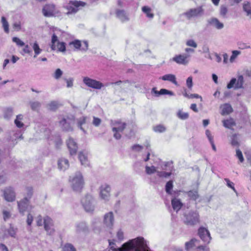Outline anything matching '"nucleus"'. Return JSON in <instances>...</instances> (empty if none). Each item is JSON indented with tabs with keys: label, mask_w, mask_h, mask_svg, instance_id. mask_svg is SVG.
Segmentation results:
<instances>
[{
	"label": "nucleus",
	"mask_w": 251,
	"mask_h": 251,
	"mask_svg": "<svg viewBox=\"0 0 251 251\" xmlns=\"http://www.w3.org/2000/svg\"><path fill=\"white\" fill-rule=\"evenodd\" d=\"M198 233L202 241L207 243H209L211 237L210 236V233L207 229L201 227L199 229Z\"/></svg>",
	"instance_id": "18"
},
{
	"label": "nucleus",
	"mask_w": 251,
	"mask_h": 251,
	"mask_svg": "<svg viewBox=\"0 0 251 251\" xmlns=\"http://www.w3.org/2000/svg\"><path fill=\"white\" fill-rule=\"evenodd\" d=\"M153 130L155 132H163L166 130V128L162 125H158L153 127Z\"/></svg>",
	"instance_id": "49"
},
{
	"label": "nucleus",
	"mask_w": 251,
	"mask_h": 251,
	"mask_svg": "<svg viewBox=\"0 0 251 251\" xmlns=\"http://www.w3.org/2000/svg\"><path fill=\"white\" fill-rule=\"evenodd\" d=\"M49 109L51 111H54L58 107V103L56 101H51L48 105Z\"/></svg>",
	"instance_id": "40"
},
{
	"label": "nucleus",
	"mask_w": 251,
	"mask_h": 251,
	"mask_svg": "<svg viewBox=\"0 0 251 251\" xmlns=\"http://www.w3.org/2000/svg\"><path fill=\"white\" fill-rule=\"evenodd\" d=\"M5 199L8 201H13L15 200V193L11 188H8L5 190L4 192Z\"/></svg>",
	"instance_id": "23"
},
{
	"label": "nucleus",
	"mask_w": 251,
	"mask_h": 251,
	"mask_svg": "<svg viewBox=\"0 0 251 251\" xmlns=\"http://www.w3.org/2000/svg\"><path fill=\"white\" fill-rule=\"evenodd\" d=\"M203 14L204 9L202 6H199L195 8L190 9L183 14V15L188 20H190L194 18L201 17Z\"/></svg>",
	"instance_id": "5"
},
{
	"label": "nucleus",
	"mask_w": 251,
	"mask_h": 251,
	"mask_svg": "<svg viewBox=\"0 0 251 251\" xmlns=\"http://www.w3.org/2000/svg\"><path fill=\"white\" fill-rule=\"evenodd\" d=\"M42 12L44 16L48 17L55 16L57 13L53 4L45 5L43 8Z\"/></svg>",
	"instance_id": "14"
},
{
	"label": "nucleus",
	"mask_w": 251,
	"mask_h": 251,
	"mask_svg": "<svg viewBox=\"0 0 251 251\" xmlns=\"http://www.w3.org/2000/svg\"><path fill=\"white\" fill-rule=\"evenodd\" d=\"M69 45L73 46L75 50H80L85 51L88 49V43L86 41L81 42L78 40H75L70 42Z\"/></svg>",
	"instance_id": "11"
},
{
	"label": "nucleus",
	"mask_w": 251,
	"mask_h": 251,
	"mask_svg": "<svg viewBox=\"0 0 251 251\" xmlns=\"http://www.w3.org/2000/svg\"><path fill=\"white\" fill-rule=\"evenodd\" d=\"M83 82L88 87L95 89H100L104 86V85L101 82L88 77H84Z\"/></svg>",
	"instance_id": "8"
},
{
	"label": "nucleus",
	"mask_w": 251,
	"mask_h": 251,
	"mask_svg": "<svg viewBox=\"0 0 251 251\" xmlns=\"http://www.w3.org/2000/svg\"><path fill=\"white\" fill-rule=\"evenodd\" d=\"M81 203L86 212H90L94 210L95 200L90 195H86L81 200Z\"/></svg>",
	"instance_id": "4"
},
{
	"label": "nucleus",
	"mask_w": 251,
	"mask_h": 251,
	"mask_svg": "<svg viewBox=\"0 0 251 251\" xmlns=\"http://www.w3.org/2000/svg\"><path fill=\"white\" fill-rule=\"evenodd\" d=\"M160 79H162L163 80L165 81H169L173 84H175L176 85H177V82L176 81V77L175 75L173 74H167L165 75H164L161 77L160 78Z\"/></svg>",
	"instance_id": "27"
},
{
	"label": "nucleus",
	"mask_w": 251,
	"mask_h": 251,
	"mask_svg": "<svg viewBox=\"0 0 251 251\" xmlns=\"http://www.w3.org/2000/svg\"><path fill=\"white\" fill-rule=\"evenodd\" d=\"M156 173H157V175L160 177L166 178V177H168L169 176H170L171 175V173H170V172L167 173L165 172L157 171V172H156Z\"/></svg>",
	"instance_id": "50"
},
{
	"label": "nucleus",
	"mask_w": 251,
	"mask_h": 251,
	"mask_svg": "<svg viewBox=\"0 0 251 251\" xmlns=\"http://www.w3.org/2000/svg\"><path fill=\"white\" fill-rule=\"evenodd\" d=\"M29 204V200L27 197L18 202L19 210L20 213H24L27 209Z\"/></svg>",
	"instance_id": "21"
},
{
	"label": "nucleus",
	"mask_w": 251,
	"mask_h": 251,
	"mask_svg": "<svg viewBox=\"0 0 251 251\" xmlns=\"http://www.w3.org/2000/svg\"><path fill=\"white\" fill-rule=\"evenodd\" d=\"M243 10L246 12L247 15L251 18V3L247 2L243 5Z\"/></svg>",
	"instance_id": "36"
},
{
	"label": "nucleus",
	"mask_w": 251,
	"mask_h": 251,
	"mask_svg": "<svg viewBox=\"0 0 251 251\" xmlns=\"http://www.w3.org/2000/svg\"><path fill=\"white\" fill-rule=\"evenodd\" d=\"M160 94L161 95H169L170 96H174L175 94L173 92L169 91L165 89H161L160 90Z\"/></svg>",
	"instance_id": "55"
},
{
	"label": "nucleus",
	"mask_w": 251,
	"mask_h": 251,
	"mask_svg": "<svg viewBox=\"0 0 251 251\" xmlns=\"http://www.w3.org/2000/svg\"><path fill=\"white\" fill-rule=\"evenodd\" d=\"M190 56L188 54L176 55L172 58V60L178 64L186 65L189 62L188 58Z\"/></svg>",
	"instance_id": "17"
},
{
	"label": "nucleus",
	"mask_w": 251,
	"mask_h": 251,
	"mask_svg": "<svg viewBox=\"0 0 251 251\" xmlns=\"http://www.w3.org/2000/svg\"><path fill=\"white\" fill-rule=\"evenodd\" d=\"M17 228L10 226L8 228H1L0 230V237L4 239L9 237H16Z\"/></svg>",
	"instance_id": "10"
},
{
	"label": "nucleus",
	"mask_w": 251,
	"mask_h": 251,
	"mask_svg": "<svg viewBox=\"0 0 251 251\" xmlns=\"http://www.w3.org/2000/svg\"><path fill=\"white\" fill-rule=\"evenodd\" d=\"M87 117H81L78 118L76 120L77 126L80 128L81 130L85 133V130L82 127V125L86 123Z\"/></svg>",
	"instance_id": "31"
},
{
	"label": "nucleus",
	"mask_w": 251,
	"mask_h": 251,
	"mask_svg": "<svg viewBox=\"0 0 251 251\" xmlns=\"http://www.w3.org/2000/svg\"><path fill=\"white\" fill-rule=\"evenodd\" d=\"M183 95L184 97L188 98V99H194V98H200L201 101H202V98L201 96H199L198 94H189L186 92H185V93H183Z\"/></svg>",
	"instance_id": "43"
},
{
	"label": "nucleus",
	"mask_w": 251,
	"mask_h": 251,
	"mask_svg": "<svg viewBox=\"0 0 251 251\" xmlns=\"http://www.w3.org/2000/svg\"><path fill=\"white\" fill-rule=\"evenodd\" d=\"M236 156L238 158L241 162H243L244 161V159L242 153L241 151L239 149L236 150Z\"/></svg>",
	"instance_id": "60"
},
{
	"label": "nucleus",
	"mask_w": 251,
	"mask_h": 251,
	"mask_svg": "<svg viewBox=\"0 0 251 251\" xmlns=\"http://www.w3.org/2000/svg\"><path fill=\"white\" fill-rule=\"evenodd\" d=\"M23 116L21 114L18 115L14 121L15 124L19 128H21L24 126V124L22 122Z\"/></svg>",
	"instance_id": "34"
},
{
	"label": "nucleus",
	"mask_w": 251,
	"mask_h": 251,
	"mask_svg": "<svg viewBox=\"0 0 251 251\" xmlns=\"http://www.w3.org/2000/svg\"><path fill=\"white\" fill-rule=\"evenodd\" d=\"M173 187V185L172 181H169L168 182H167V183L166 184L165 190H166V192L168 194H171V190L172 189Z\"/></svg>",
	"instance_id": "46"
},
{
	"label": "nucleus",
	"mask_w": 251,
	"mask_h": 251,
	"mask_svg": "<svg viewBox=\"0 0 251 251\" xmlns=\"http://www.w3.org/2000/svg\"><path fill=\"white\" fill-rule=\"evenodd\" d=\"M223 123L224 126L227 128H231L232 126L235 125V123L232 118L224 120Z\"/></svg>",
	"instance_id": "33"
},
{
	"label": "nucleus",
	"mask_w": 251,
	"mask_h": 251,
	"mask_svg": "<svg viewBox=\"0 0 251 251\" xmlns=\"http://www.w3.org/2000/svg\"><path fill=\"white\" fill-rule=\"evenodd\" d=\"M145 169L146 173L148 175H151L157 172L155 167L154 166H151V167L147 166Z\"/></svg>",
	"instance_id": "44"
},
{
	"label": "nucleus",
	"mask_w": 251,
	"mask_h": 251,
	"mask_svg": "<svg viewBox=\"0 0 251 251\" xmlns=\"http://www.w3.org/2000/svg\"><path fill=\"white\" fill-rule=\"evenodd\" d=\"M36 222L38 226H42L44 224L42 217L41 215H39L37 217Z\"/></svg>",
	"instance_id": "61"
},
{
	"label": "nucleus",
	"mask_w": 251,
	"mask_h": 251,
	"mask_svg": "<svg viewBox=\"0 0 251 251\" xmlns=\"http://www.w3.org/2000/svg\"><path fill=\"white\" fill-rule=\"evenodd\" d=\"M222 115H227L232 111V108L229 104L226 103L221 106Z\"/></svg>",
	"instance_id": "29"
},
{
	"label": "nucleus",
	"mask_w": 251,
	"mask_h": 251,
	"mask_svg": "<svg viewBox=\"0 0 251 251\" xmlns=\"http://www.w3.org/2000/svg\"><path fill=\"white\" fill-rule=\"evenodd\" d=\"M244 84V77L243 75H240L238 76L237 79L235 78H232L230 82L227 85L228 89H231L234 86L235 89H238L243 88Z\"/></svg>",
	"instance_id": "9"
},
{
	"label": "nucleus",
	"mask_w": 251,
	"mask_h": 251,
	"mask_svg": "<svg viewBox=\"0 0 251 251\" xmlns=\"http://www.w3.org/2000/svg\"><path fill=\"white\" fill-rule=\"evenodd\" d=\"M69 163L67 159L61 158L58 161V167L60 170L65 171L69 168Z\"/></svg>",
	"instance_id": "26"
},
{
	"label": "nucleus",
	"mask_w": 251,
	"mask_h": 251,
	"mask_svg": "<svg viewBox=\"0 0 251 251\" xmlns=\"http://www.w3.org/2000/svg\"><path fill=\"white\" fill-rule=\"evenodd\" d=\"M111 125L113 126V132H122L126 128V124L119 121H111Z\"/></svg>",
	"instance_id": "19"
},
{
	"label": "nucleus",
	"mask_w": 251,
	"mask_h": 251,
	"mask_svg": "<svg viewBox=\"0 0 251 251\" xmlns=\"http://www.w3.org/2000/svg\"><path fill=\"white\" fill-rule=\"evenodd\" d=\"M12 41L13 42L15 43L17 46L19 47H23L25 46V43L18 37H13L12 38Z\"/></svg>",
	"instance_id": "48"
},
{
	"label": "nucleus",
	"mask_w": 251,
	"mask_h": 251,
	"mask_svg": "<svg viewBox=\"0 0 251 251\" xmlns=\"http://www.w3.org/2000/svg\"><path fill=\"white\" fill-rule=\"evenodd\" d=\"M30 107L32 110L34 111H37L41 106V103L38 101L31 102Z\"/></svg>",
	"instance_id": "41"
},
{
	"label": "nucleus",
	"mask_w": 251,
	"mask_h": 251,
	"mask_svg": "<svg viewBox=\"0 0 251 251\" xmlns=\"http://www.w3.org/2000/svg\"><path fill=\"white\" fill-rule=\"evenodd\" d=\"M62 251H76L74 246L70 243L66 244L62 248Z\"/></svg>",
	"instance_id": "39"
},
{
	"label": "nucleus",
	"mask_w": 251,
	"mask_h": 251,
	"mask_svg": "<svg viewBox=\"0 0 251 251\" xmlns=\"http://www.w3.org/2000/svg\"><path fill=\"white\" fill-rule=\"evenodd\" d=\"M111 188L107 184L101 185L100 188V197L104 201H108L110 196Z\"/></svg>",
	"instance_id": "16"
},
{
	"label": "nucleus",
	"mask_w": 251,
	"mask_h": 251,
	"mask_svg": "<svg viewBox=\"0 0 251 251\" xmlns=\"http://www.w3.org/2000/svg\"><path fill=\"white\" fill-rule=\"evenodd\" d=\"M68 148L71 155L75 154L77 150V145L74 139L70 137L66 141Z\"/></svg>",
	"instance_id": "20"
},
{
	"label": "nucleus",
	"mask_w": 251,
	"mask_h": 251,
	"mask_svg": "<svg viewBox=\"0 0 251 251\" xmlns=\"http://www.w3.org/2000/svg\"><path fill=\"white\" fill-rule=\"evenodd\" d=\"M225 181L226 183V185L227 186L230 188H231L234 192H236V190L234 187V183L230 181L228 178H225Z\"/></svg>",
	"instance_id": "57"
},
{
	"label": "nucleus",
	"mask_w": 251,
	"mask_h": 251,
	"mask_svg": "<svg viewBox=\"0 0 251 251\" xmlns=\"http://www.w3.org/2000/svg\"><path fill=\"white\" fill-rule=\"evenodd\" d=\"M147 248V242L142 237H138L129 240L123 244L122 248L116 249L111 247L113 251H149Z\"/></svg>",
	"instance_id": "1"
},
{
	"label": "nucleus",
	"mask_w": 251,
	"mask_h": 251,
	"mask_svg": "<svg viewBox=\"0 0 251 251\" xmlns=\"http://www.w3.org/2000/svg\"><path fill=\"white\" fill-rule=\"evenodd\" d=\"M228 11L227 8L226 6L222 5L220 7V14L223 17H225L226 14H227Z\"/></svg>",
	"instance_id": "51"
},
{
	"label": "nucleus",
	"mask_w": 251,
	"mask_h": 251,
	"mask_svg": "<svg viewBox=\"0 0 251 251\" xmlns=\"http://www.w3.org/2000/svg\"><path fill=\"white\" fill-rule=\"evenodd\" d=\"M114 223V218L113 213L109 212L106 213L103 218L104 225L109 229L112 228Z\"/></svg>",
	"instance_id": "15"
},
{
	"label": "nucleus",
	"mask_w": 251,
	"mask_h": 251,
	"mask_svg": "<svg viewBox=\"0 0 251 251\" xmlns=\"http://www.w3.org/2000/svg\"><path fill=\"white\" fill-rule=\"evenodd\" d=\"M131 149L133 151H135L136 152H139V151H141L143 150V147L139 144H136V145L132 146L131 147Z\"/></svg>",
	"instance_id": "56"
},
{
	"label": "nucleus",
	"mask_w": 251,
	"mask_h": 251,
	"mask_svg": "<svg viewBox=\"0 0 251 251\" xmlns=\"http://www.w3.org/2000/svg\"><path fill=\"white\" fill-rule=\"evenodd\" d=\"M117 237L119 240H122L124 239V232L121 229H119L117 232Z\"/></svg>",
	"instance_id": "63"
},
{
	"label": "nucleus",
	"mask_w": 251,
	"mask_h": 251,
	"mask_svg": "<svg viewBox=\"0 0 251 251\" xmlns=\"http://www.w3.org/2000/svg\"><path fill=\"white\" fill-rule=\"evenodd\" d=\"M70 186L73 191L80 192L84 185V180L82 174L77 172L69 178Z\"/></svg>",
	"instance_id": "2"
},
{
	"label": "nucleus",
	"mask_w": 251,
	"mask_h": 251,
	"mask_svg": "<svg viewBox=\"0 0 251 251\" xmlns=\"http://www.w3.org/2000/svg\"><path fill=\"white\" fill-rule=\"evenodd\" d=\"M184 217V223L187 225L193 226L199 222V214L196 211H190L188 214H185Z\"/></svg>",
	"instance_id": "7"
},
{
	"label": "nucleus",
	"mask_w": 251,
	"mask_h": 251,
	"mask_svg": "<svg viewBox=\"0 0 251 251\" xmlns=\"http://www.w3.org/2000/svg\"><path fill=\"white\" fill-rule=\"evenodd\" d=\"M78 158L82 165L87 166L89 165L88 159V152L85 151H81L78 153Z\"/></svg>",
	"instance_id": "22"
},
{
	"label": "nucleus",
	"mask_w": 251,
	"mask_h": 251,
	"mask_svg": "<svg viewBox=\"0 0 251 251\" xmlns=\"http://www.w3.org/2000/svg\"><path fill=\"white\" fill-rule=\"evenodd\" d=\"M240 54H241V52L240 51L236 50H233L232 51V55L230 56V58L229 59L230 62L232 63L234 61L235 59L237 57V56Z\"/></svg>",
	"instance_id": "47"
},
{
	"label": "nucleus",
	"mask_w": 251,
	"mask_h": 251,
	"mask_svg": "<svg viewBox=\"0 0 251 251\" xmlns=\"http://www.w3.org/2000/svg\"><path fill=\"white\" fill-rule=\"evenodd\" d=\"M172 205L174 210L178 211L181 208L182 203L179 200L174 199L172 200Z\"/></svg>",
	"instance_id": "30"
},
{
	"label": "nucleus",
	"mask_w": 251,
	"mask_h": 251,
	"mask_svg": "<svg viewBox=\"0 0 251 251\" xmlns=\"http://www.w3.org/2000/svg\"><path fill=\"white\" fill-rule=\"evenodd\" d=\"M116 14L117 17L122 22H125L129 21L128 16L124 10H117Z\"/></svg>",
	"instance_id": "24"
},
{
	"label": "nucleus",
	"mask_w": 251,
	"mask_h": 251,
	"mask_svg": "<svg viewBox=\"0 0 251 251\" xmlns=\"http://www.w3.org/2000/svg\"><path fill=\"white\" fill-rule=\"evenodd\" d=\"M188 196L193 200H196L199 197L197 191H189L188 192Z\"/></svg>",
	"instance_id": "38"
},
{
	"label": "nucleus",
	"mask_w": 251,
	"mask_h": 251,
	"mask_svg": "<svg viewBox=\"0 0 251 251\" xmlns=\"http://www.w3.org/2000/svg\"><path fill=\"white\" fill-rule=\"evenodd\" d=\"M186 85L189 89H192V87L193 86V81L192 76H189L187 78L186 80Z\"/></svg>",
	"instance_id": "59"
},
{
	"label": "nucleus",
	"mask_w": 251,
	"mask_h": 251,
	"mask_svg": "<svg viewBox=\"0 0 251 251\" xmlns=\"http://www.w3.org/2000/svg\"><path fill=\"white\" fill-rule=\"evenodd\" d=\"M62 74H63V72L60 69H57L56 70L53 76L55 79H58L59 78H60L61 77Z\"/></svg>",
	"instance_id": "53"
},
{
	"label": "nucleus",
	"mask_w": 251,
	"mask_h": 251,
	"mask_svg": "<svg viewBox=\"0 0 251 251\" xmlns=\"http://www.w3.org/2000/svg\"><path fill=\"white\" fill-rule=\"evenodd\" d=\"M59 126L62 130L67 132L73 131L74 129L72 126L71 120L69 118H63L59 122Z\"/></svg>",
	"instance_id": "13"
},
{
	"label": "nucleus",
	"mask_w": 251,
	"mask_h": 251,
	"mask_svg": "<svg viewBox=\"0 0 251 251\" xmlns=\"http://www.w3.org/2000/svg\"><path fill=\"white\" fill-rule=\"evenodd\" d=\"M142 11L146 14V16L149 18L153 17V14L151 13V8L148 6H144L142 8Z\"/></svg>",
	"instance_id": "35"
},
{
	"label": "nucleus",
	"mask_w": 251,
	"mask_h": 251,
	"mask_svg": "<svg viewBox=\"0 0 251 251\" xmlns=\"http://www.w3.org/2000/svg\"><path fill=\"white\" fill-rule=\"evenodd\" d=\"M231 144L233 146H238V142L237 139L236 135L235 134L233 135L231 137Z\"/></svg>",
	"instance_id": "58"
},
{
	"label": "nucleus",
	"mask_w": 251,
	"mask_h": 251,
	"mask_svg": "<svg viewBox=\"0 0 251 251\" xmlns=\"http://www.w3.org/2000/svg\"><path fill=\"white\" fill-rule=\"evenodd\" d=\"M50 47L52 50H57L58 51L63 52L66 51L65 43L59 42L57 36L55 34L52 36Z\"/></svg>",
	"instance_id": "6"
},
{
	"label": "nucleus",
	"mask_w": 251,
	"mask_h": 251,
	"mask_svg": "<svg viewBox=\"0 0 251 251\" xmlns=\"http://www.w3.org/2000/svg\"><path fill=\"white\" fill-rule=\"evenodd\" d=\"M43 223L44 228L49 235H51L54 232V229L53 227V224L52 220L48 216L44 218Z\"/></svg>",
	"instance_id": "12"
},
{
	"label": "nucleus",
	"mask_w": 251,
	"mask_h": 251,
	"mask_svg": "<svg viewBox=\"0 0 251 251\" xmlns=\"http://www.w3.org/2000/svg\"><path fill=\"white\" fill-rule=\"evenodd\" d=\"M208 22L210 25L213 26L218 29H221L224 27V24L221 23L217 18H211L208 21Z\"/></svg>",
	"instance_id": "25"
},
{
	"label": "nucleus",
	"mask_w": 251,
	"mask_h": 251,
	"mask_svg": "<svg viewBox=\"0 0 251 251\" xmlns=\"http://www.w3.org/2000/svg\"><path fill=\"white\" fill-rule=\"evenodd\" d=\"M86 5L84 2L81 1H71L65 8L68 10L66 12L67 15L75 14L81 8Z\"/></svg>",
	"instance_id": "3"
},
{
	"label": "nucleus",
	"mask_w": 251,
	"mask_h": 251,
	"mask_svg": "<svg viewBox=\"0 0 251 251\" xmlns=\"http://www.w3.org/2000/svg\"><path fill=\"white\" fill-rule=\"evenodd\" d=\"M239 48L241 50H244L247 49H250L251 47L250 46L247 45L246 44L244 43H241L238 44Z\"/></svg>",
	"instance_id": "64"
},
{
	"label": "nucleus",
	"mask_w": 251,
	"mask_h": 251,
	"mask_svg": "<svg viewBox=\"0 0 251 251\" xmlns=\"http://www.w3.org/2000/svg\"><path fill=\"white\" fill-rule=\"evenodd\" d=\"M3 218L4 221H6L11 217V214L10 212L7 210H3L2 211Z\"/></svg>",
	"instance_id": "52"
},
{
	"label": "nucleus",
	"mask_w": 251,
	"mask_h": 251,
	"mask_svg": "<svg viewBox=\"0 0 251 251\" xmlns=\"http://www.w3.org/2000/svg\"><path fill=\"white\" fill-rule=\"evenodd\" d=\"M88 230V226L85 222H79L76 225V230L77 232H86Z\"/></svg>",
	"instance_id": "28"
},
{
	"label": "nucleus",
	"mask_w": 251,
	"mask_h": 251,
	"mask_svg": "<svg viewBox=\"0 0 251 251\" xmlns=\"http://www.w3.org/2000/svg\"><path fill=\"white\" fill-rule=\"evenodd\" d=\"M197 240L195 239H192L190 241L186 242L185 243V248L187 250H188L189 249L192 248L193 246L195 245V242H196Z\"/></svg>",
	"instance_id": "45"
},
{
	"label": "nucleus",
	"mask_w": 251,
	"mask_h": 251,
	"mask_svg": "<svg viewBox=\"0 0 251 251\" xmlns=\"http://www.w3.org/2000/svg\"><path fill=\"white\" fill-rule=\"evenodd\" d=\"M101 123V120L100 118L94 117H93V124L96 126H99Z\"/></svg>",
	"instance_id": "62"
},
{
	"label": "nucleus",
	"mask_w": 251,
	"mask_h": 251,
	"mask_svg": "<svg viewBox=\"0 0 251 251\" xmlns=\"http://www.w3.org/2000/svg\"><path fill=\"white\" fill-rule=\"evenodd\" d=\"M30 45L32 46V49L34 51V58H36L38 55L40 54L42 50L40 48L39 45L37 42H34L33 44L30 43Z\"/></svg>",
	"instance_id": "32"
},
{
	"label": "nucleus",
	"mask_w": 251,
	"mask_h": 251,
	"mask_svg": "<svg viewBox=\"0 0 251 251\" xmlns=\"http://www.w3.org/2000/svg\"><path fill=\"white\" fill-rule=\"evenodd\" d=\"M186 44L187 46L196 48L197 47V44L192 39H190L187 41Z\"/></svg>",
	"instance_id": "54"
},
{
	"label": "nucleus",
	"mask_w": 251,
	"mask_h": 251,
	"mask_svg": "<svg viewBox=\"0 0 251 251\" xmlns=\"http://www.w3.org/2000/svg\"><path fill=\"white\" fill-rule=\"evenodd\" d=\"M1 23L2 24L3 27L4 28V30L5 32H9V25L8 22H7L6 19L4 17H2L1 18Z\"/></svg>",
	"instance_id": "42"
},
{
	"label": "nucleus",
	"mask_w": 251,
	"mask_h": 251,
	"mask_svg": "<svg viewBox=\"0 0 251 251\" xmlns=\"http://www.w3.org/2000/svg\"><path fill=\"white\" fill-rule=\"evenodd\" d=\"M177 117L181 120H186L189 118V114L187 112H184L179 110L177 113Z\"/></svg>",
	"instance_id": "37"
}]
</instances>
